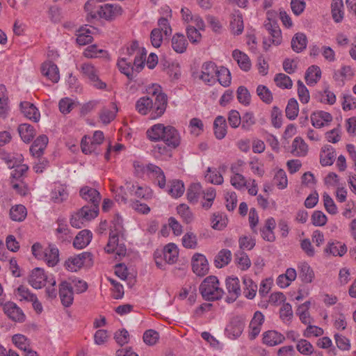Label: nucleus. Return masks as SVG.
Wrapping results in <instances>:
<instances>
[{
    "label": "nucleus",
    "mask_w": 356,
    "mask_h": 356,
    "mask_svg": "<svg viewBox=\"0 0 356 356\" xmlns=\"http://www.w3.org/2000/svg\"><path fill=\"white\" fill-rule=\"evenodd\" d=\"M152 97H143L136 103V110L138 113L145 115L149 114L151 119H156L163 115L168 104L167 95L161 90L158 84H153L148 89Z\"/></svg>",
    "instance_id": "obj_1"
},
{
    "label": "nucleus",
    "mask_w": 356,
    "mask_h": 356,
    "mask_svg": "<svg viewBox=\"0 0 356 356\" xmlns=\"http://www.w3.org/2000/svg\"><path fill=\"white\" fill-rule=\"evenodd\" d=\"M147 137L153 142L163 141L170 149H176L181 144V136L179 131L172 126H165L158 123L147 130Z\"/></svg>",
    "instance_id": "obj_2"
},
{
    "label": "nucleus",
    "mask_w": 356,
    "mask_h": 356,
    "mask_svg": "<svg viewBox=\"0 0 356 356\" xmlns=\"http://www.w3.org/2000/svg\"><path fill=\"white\" fill-rule=\"evenodd\" d=\"M199 290L205 300L211 301L220 299L224 294L218 279L213 275L207 277L200 285Z\"/></svg>",
    "instance_id": "obj_3"
},
{
    "label": "nucleus",
    "mask_w": 356,
    "mask_h": 356,
    "mask_svg": "<svg viewBox=\"0 0 356 356\" xmlns=\"http://www.w3.org/2000/svg\"><path fill=\"white\" fill-rule=\"evenodd\" d=\"M264 27L268 33V39H264L263 46L265 51H268L270 46H278L282 42L281 29L277 22H266Z\"/></svg>",
    "instance_id": "obj_4"
},
{
    "label": "nucleus",
    "mask_w": 356,
    "mask_h": 356,
    "mask_svg": "<svg viewBox=\"0 0 356 356\" xmlns=\"http://www.w3.org/2000/svg\"><path fill=\"white\" fill-rule=\"evenodd\" d=\"M81 72L83 76L88 79L95 88L104 89L106 87V84L99 79L98 72L92 64L90 63H83L81 65Z\"/></svg>",
    "instance_id": "obj_5"
},
{
    "label": "nucleus",
    "mask_w": 356,
    "mask_h": 356,
    "mask_svg": "<svg viewBox=\"0 0 356 356\" xmlns=\"http://www.w3.org/2000/svg\"><path fill=\"white\" fill-rule=\"evenodd\" d=\"M121 234L116 232L109 233L108 241L104 248L105 251L110 253H115L120 258L124 257L127 253V248L122 243H119V236Z\"/></svg>",
    "instance_id": "obj_6"
},
{
    "label": "nucleus",
    "mask_w": 356,
    "mask_h": 356,
    "mask_svg": "<svg viewBox=\"0 0 356 356\" xmlns=\"http://www.w3.org/2000/svg\"><path fill=\"white\" fill-rule=\"evenodd\" d=\"M91 261L92 254L89 252H83L76 256L70 257L65 262V267L68 270L76 272Z\"/></svg>",
    "instance_id": "obj_7"
},
{
    "label": "nucleus",
    "mask_w": 356,
    "mask_h": 356,
    "mask_svg": "<svg viewBox=\"0 0 356 356\" xmlns=\"http://www.w3.org/2000/svg\"><path fill=\"white\" fill-rule=\"evenodd\" d=\"M225 286L227 291L226 302H234L241 293L239 280L236 277H229L225 280Z\"/></svg>",
    "instance_id": "obj_8"
},
{
    "label": "nucleus",
    "mask_w": 356,
    "mask_h": 356,
    "mask_svg": "<svg viewBox=\"0 0 356 356\" xmlns=\"http://www.w3.org/2000/svg\"><path fill=\"white\" fill-rule=\"evenodd\" d=\"M59 296L61 303L65 307H70L74 300V291L69 281H62L59 284Z\"/></svg>",
    "instance_id": "obj_9"
},
{
    "label": "nucleus",
    "mask_w": 356,
    "mask_h": 356,
    "mask_svg": "<svg viewBox=\"0 0 356 356\" xmlns=\"http://www.w3.org/2000/svg\"><path fill=\"white\" fill-rule=\"evenodd\" d=\"M3 309L6 316L12 321L19 323L24 322L26 316L15 302H8L5 303Z\"/></svg>",
    "instance_id": "obj_10"
},
{
    "label": "nucleus",
    "mask_w": 356,
    "mask_h": 356,
    "mask_svg": "<svg viewBox=\"0 0 356 356\" xmlns=\"http://www.w3.org/2000/svg\"><path fill=\"white\" fill-rule=\"evenodd\" d=\"M217 70L218 67L214 63L211 61L206 62L201 67V74L199 77L204 83L211 85L216 81Z\"/></svg>",
    "instance_id": "obj_11"
},
{
    "label": "nucleus",
    "mask_w": 356,
    "mask_h": 356,
    "mask_svg": "<svg viewBox=\"0 0 356 356\" xmlns=\"http://www.w3.org/2000/svg\"><path fill=\"white\" fill-rule=\"evenodd\" d=\"M192 269L198 276H203L209 271V264L205 256L195 253L192 258Z\"/></svg>",
    "instance_id": "obj_12"
},
{
    "label": "nucleus",
    "mask_w": 356,
    "mask_h": 356,
    "mask_svg": "<svg viewBox=\"0 0 356 356\" xmlns=\"http://www.w3.org/2000/svg\"><path fill=\"white\" fill-rule=\"evenodd\" d=\"M231 170L233 176L231 177V184L236 188H241L245 186V179L242 175L243 172V161H238L232 165Z\"/></svg>",
    "instance_id": "obj_13"
},
{
    "label": "nucleus",
    "mask_w": 356,
    "mask_h": 356,
    "mask_svg": "<svg viewBox=\"0 0 356 356\" xmlns=\"http://www.w3.org/2000/svg\"><path fill=\"white\" fill-rule=\"evenodd\" d=\"M48 279L43 269L35 268L29 275V283L35 289H41L46 285Z\"/></svg>",
    "instance_id": "obj_14"
},
{
    "label": "nucleus",
    "mask_w": 356,
    "mask_h": 356,
    "mask_svg": "<svg viewBox=\"0 0 356 356\" xmlns=\"http://www.w3.org/2000/svg\"><path fill=\"white\" fill-rule=\"evenodd\" d=\"M41 73L48 80L55 83L60 79L59 70L57 65L52 61L44 62L41 65Z\"/></svg>",
    "instance_id": "obj_15"
},
{
    "label": "nucleus",
    "mask_w": 356,
    "mask_h": 356,
    "mask_svg": "<svg viewBox=\"0 0 356 356\" xmlns=\"http://www.w3.org/2000/svg\"><path fill=\"white\" fill-rule=\"evenodd\" d=\"M122 14V8L117 4H105L100 6L99 17L106 20H113Z\"/></svg>",
    "instance_id": "obj_16"
},
{
    "label": "nucleus",
    "mask_w": 356,
    "mask_h": 356,
    "mask_svg": "<svg viewBox=\"0 0 356 356\" xmlns=\"http://www.w3.org/2000/svg\"><path fill=\"white\" fill-rule=\"evenodd\" d=\"M332 120V115L323 111H316L311 115L312 124L316 128L327 125Z\"/></svg>",
    "instance_id": "obj_17"
},
{
    "label": "nucleus",
    "mask_w": 356,
    "mask_h": 356,
    "mask_svg": "<svg viewBox=\"0 0 356 356\" xmlns=\"http://www.w3.org/2000/svg\"><path fill=\"white\" fill-rule=\"evenodd\" d=\"M262 342L268 346H275L282 343L285 337L281 333L275 330H268L262 334Z\"/></svg>",
    "instance_id": "obj_18"
},
{
    "label": "nucleus",
    "mask_w": 356,
    "mask_h": 356,
    "mask_svg": "<svg viewBox=\"0 0 356 356\" xmlns=\"http://www.w3.org/2000/svg\"><path fill=\"white\" fill-rule=\"evenodd\" d=\"M264 321V316L260 312H256L250 323L249 338L254 339L261 332V327Z\"/></svg>",
    "instance_id": "obj_19"
},
{
    "label": "nucleus",
    "mask_w": 356,
    "mask_h": 356,
    "mask_svg": "<svg viewBox=\"0 0 356 356\" xmlns=\"http://www.w3.org/2000/svg\"><path fill=\"white\" fill-rule=\"evenodd\" d=\"M244 322L242 317L236 316L232 319L230 325L227 328L229 338L236 339L241 336L243 331Z\"/></svg>",
    "instance_id": "obj_20"
},
{
    "label": "nucleus",
    "mask_w": 356,
    "mask_h": 356,
    "mask_svg": "<svg viewBox=\"0 0 356 356\" xmlns=\"http://www.w3.org/2000/svg\"><path fill=\"white\" fill-rule=\"evenodd\" d=\"M81 197L93 205H99L101 200L100 193L95 188L83 186L79 191Z\"/></svg>",
    "instance_id": "obj_21"
},
{
    "label": "nucleus",
    "mask_w": 356,
    "mask_h": 356,
    "mask_svg": "<svg viewBox=\"0 0 356 356\" xmlns=\"http://www.w3.org/2000/svg\"><path fill=\"white\" fill-rule=\"evenodd\" d=\"M68 197L67 186L60 183H55L51 192V199L54 203L60 204Z\"/></svg>",
    "instance_id": "obj_22"
},
{
    "label": "nucleus",
    "mask_w": 356,
    "mask_h": 356,
    "mask_svg": "<svg viewBox=\"0 0 356 356\" xmlns=\"http://www.w3.org/2000/svg\"><path fill=\"white\" fill-rule=\"evenodd\" d=\"M147 170L154 179V183L161 188H164L166 180L163 171L159 166L152 163L147 165Z\"/></svg>",
    "instance_id": "obj_23"
},
{
    "label": "nucleus",
    "mask_w": 356,
    "mask_h": 356,
    "mask_svg": "<svg viewBox=\"0 0 356 356\" xmlns=\"http://www.w3.org/2000/svg\"><path fill=\"white\" fill-rule=\"evenodd\" d=\"M48 144V138L45 135L38 136L30 147V152L33 156L40 157Z\"/></svg>",
    "instance_id": "obj_24"
},
{
    "label": "nucleus",
    "mask_w": 356,
    "mask_h": 356,
    "mask_svg": "<svg viewBox=\"0 0 356 356\" xmlns=\"http://www.w3.org/2000/svg\"><path fill=\"white\" fill-rule=\"evenodd\" d=\"M296 270L293 268H289L286 269L285 273L278 276L276 283L279 287L284 289L288 287L291 282L296 279Z\"/></svg>",
    "instance_id": "obj_25"
},
{
    "label": "nucleus",
    "mask_w": 356,
    "mask_h": 356,
    "mask_svg": "<svg viewBox=\"0 0 356 356\" xmlns=\"http://www.w3.org/2000/svg\"><path fill=\"white\" fill-rule=\"evenodd\" d=\"M165 263L168 264H175L179 257V250L174 243H168L166 245L161 252Z\"/></svg>",
    "instance_id": "obj_26"
},
{
    "label": "nucleus",
    "mask_w": 356,
    "mask_h": 356,
    "mask_svg": "<svg viewBox=\"0 0 356 356\" xmlns=\"http://www.w3.org/2000/svg\"><path fill=\"white\" fill-rule=\"evenodd\" d=\"M42 260L50 267L55 266L59 261V251L54 245H49L45 248Z\"/></svg>",
    "instance_id": "obj_27"
},
{
    "label": "nucleus",
    "mask_w": 356,
    "mask_h": 356,
    "mask_svg": "<svg viewBox=\"0 0 356 356\" xmlns=\"http://www.w3.org/2000/svg\"><path fill=\"white\" fill-rule=\"evenodd\" d=\"M291 152L295 156H305L308 152V145L301 137H296L292 143Z\"/></svg>",
    "instance_id": "obj_28"
},
{
    "label": "nucleus",
    "mask_w": 356,
    "mask_h": 356,
    "mask_svg": "<svg viewBox=\"0 0 356 356\" xmlns=\"http://www.w3.org/2000/svg\"><path fill=\"white\" fill-rule=\"evenodd\" d=\"M22 112L27 118L38 122L40 119V114L38 108L29 102H24L20 104Z\"/></svg>",
    "instance_id": "obj_29"
},
{
    "label": "nucleus",
    "mask_w": 356,
    "mask_h": 356,
    "mask_svg": "<svg viewBox=\"0 0 356 356\" xmlns=\"http://www.w3.org/2000/svg\"><path fill=\"white\" fill-rule=\"evenodd\" d=\"M92 237V232L88 229H83L75 237L73 245L77 249H82L89 244Z\"/></svg>",
    "instance_id": "obj_30"
},
{
    "label": "nucleus",
    "mask_w": 356,
    "mask_h": 356,
    "mask_svg": "<svg viewBox=\"0 0 356 356\" xmlns=\"http://www.w3.org/2000/svg\"><path fill=\"white\" fill-rule=\"evenodd\" d=\"M117 65L119 70L123 73L130 80H133L136 76L134 67L131 61H128L126 58H121L118 60Z\"/></svg>",
    "instance_id": "obj_31"
},
{
    "label": "nucleus",
    "mask_w": 356,
    "mask_h": 356,
    "mask_svg": "<svg viewBox=\"0 0 356 356\" xmlns=\"http://www.w3.org/2000/svg\"><path fill=\"white\" fill-rule=\"evenodd\" d=\"M336 156L335 151L331 146H325L320 154V163L323 166L331 165Z\"/></svg>",
    "instance_id": "obj_32"
},
{
    "label": "nucleus",
    "mask_w": 356,
    "mask_h": 356,
    "mask_svg": "<svg viewBox=\"0 0 356 356\" xmlns=\"http://www.w3.org/2000/svg\"><path fill=\"white\" fill-rule=\"evenodd\" d=\"M325 252L334 257H342L346 253L347 248L344 243L334 241L327 243Z\"/></svg>",
    "instance_id": "obj_33"
},
{
    "label": "nucleus",
    "mask_w": 356,
    "mask_h": 356,
    "mask_svg": "<svg viewBox=\"0 0 356 356\" xmlns=\"http://www.w3.org/2000/svg\"><path fill=\"white\" fill-rule=\"evenodd\" d=\"M171 45L175 52L182 54L187 49L188 41L183 34L176 33L171 40Z\"/></svg>",
    "instance_id": "obj_34"
},
{
    "label": "nucleus",
    "mask_w": 356,
    "mask_h": 356,
    "mask_svg": "<svg viewBox=\"0 0 356 356\" xmlns=\"http://www.w3.org/2000/svg\"><path fill=\"white\" fill-rule=\"evenodd\" d=\"M232 254L230 250L222 249L220 250L214 259V265L218 268H221L227 266L232 261Z\"/></svg>",
    "instance_id": "obj_35"
},
{
    "label": "nucleus",
    "mask_w": 356,
    "mask_h": 356,
    "mask_svg": "<svg viewBox=\"0 0 356 356\" xmlns=\"http://www.w3.org/2000/svg\"><path fill=\"white\" fill-rule=\"evenodd\" d=\"M244 25H243V14L239 13L238 11H235L234 13L232 14L231 22H230V29L233 34L239 35L241 34L243 31Z\"/></svg>",
    "instance_id": "obj_36"
},
{
    "label": "nucleus",
    "mask_w": 356,
    "mask_h": 356,
    "mask_svg": "<svg viewBox=\"0 0 356 356\" xmlns=\"http://www.w3.org/2000/svg\"><path fill=\"white\" fill-rule=\"evenodd\" d=\"M118 112V107L115 103H111L108 107L102 109L99 113V118L104 124L110 123L115 118Z\"/></svg>",
    "instance_id": "obj_37"
},
{
    "label": "nucleus",
    "mask_w": 356,
    "mask_h": 356,
    "mask_svg": "<svg viewBox=\"0 0 356 356\" xmlns=\"http://www.w3.org/2000/svg\"><path fill=\"white\" fill-rule=\"evenodd\" d=\"M215 136L218 139H222L227 134V123L225 118L221 115L216 118L213 122Z\"/></svg>",
    "instance_id": "obj_38"
},
{
    "label": "nucleus",
    "mask_w": 356,
    "mask_h": 356,
    "mask_svg": "<svg viewBox=\"0 0 356 356\" xmlns=\"http://www.w3.org/2000/svg\"><path fill=\"white\" fill-rule=\"evenodd\" d=\"M307 39L302 33H297L291 40V48L296 53L302 51L307 47Z\"/></svg>",
    "instance_id": "obj_39"
},
{
    "label": "nucleus",
    "mask_w": 356,
    "mask_h": 356,
    "mask_svg": "<svg viewBox=\"0 0 356 356\" xmlns=\"http://www.w3.org/2000/svg\"><path fill=\"white\" fill-rule=\"evenodd\" d=\"M9 215L12 220L22 222L26 218L27 210L22 204H16L10 208Z\"/></svg>",
    "instance_id": "obj_40"
},
{
    "label": "nucleus",
    "mask_w": 356,
    "mask_h": 356,
    "mask_svg": "<svg viewBox=\"0 0 356 356\" xmlns=\"http://www.w3.org/2000/svg\"><path fill=\"white\" fill-rule=\"evenodd\" d=\"M321 77V70L317 65H312L305 73V80L308 85L316 84Z\"/></svg>",
    "instance_id": "obj_41"
},
{
    "label": "nucleus",
    "mask_w": 356,
    "mask_h": 356,
    "mask_svg": "<svg viewBox=\"0 0 356 356\" xmlns=\"http://www.w3.org/2000/svg\"><path fill=\"white\" fill-rule=\"evenodd\" d=\"M299 276L305 283H311L314 278V273L309 265L305 262L298 266Z\"/></svg>",
    "instance_id": "obj_42"
},
{
    "label": "nucleus",
    "mask_w": 356,
    "mask_h": 356,
    "mask_svg": "<svg viewBox=\"0 0 356 356\" xmlns=\"http://www.w3.org/2000/svg\"><path fill=\"white\" fill-rule=\"evenodd\" d=\"M83 56L88 58H107L108 57V53L107 51L99 49L96 44H92L87 47L83 53Z\"/></svg>",
    "instance_id": "obj_43"
},
{
    "label": "nucleus",
    "mask_w": 356,
    "mask_h": 356,
    "mask_svg": "<svg viewBox=\"0 0 356 356\" xmlns=\"http://www.w3.org/2000/svg\"><path fill=\"white\" fill-rule=\"evenodd\" d=\"M343 3L342 0H332L331 4L332 16L334 21L339 23L342 21L344 15L343 10Z\"/></svg>",
    "instance_id": "obj_44"
},
{
    "label": "nucleus",
    "mask_w": 356,
    "mask_h": 356,
    "mask_svg": "<svg viewBox=\"0 0 356 356\" xmlns=\"http://www.w3.org/2000/svg\"><path fill=\"white\" fill-rule=\"evenodd\" d=\"M19 134L25 143H29L35 136V131L33 126L22 124L18 128Z\"/></svg>",
    "instance_id": "obj_45"
},
{
    "label": "nucleus",
    "mask_w": 356,
    "mask_h": 356,
    "mask_svg": "<svg viewBox=\"0 0 356 356\" xmlns=\"http://www.w3.org/2000/svg\"><path fill=\"white\" fill-rule=\"evenodd\" d=\"M99 211V206L93 205L83 206L79 213V216L86 220H90L95 218Z\"/></svg>",
    "instance_id": "obj_46"
},
{
    "label": "nucleus",
    "mask_w": 356,
    "mask_h": 356,
    "mask_svg": "<svg viewBox=\"0 0 356 356\" xmlns=\"http://www.w3.org/2000/svg\"><path fill=\"white\" fill-rule=\"evenodd\" d=\"M22 155L19 157H15L14 155L7 152L3 149H0V159L3 161L9 168H13L16 166L17 163H21L22 161Z\"/></svg>",
    "instance_id": "obj_47"
},
{
    "label": "nucleus",
    "mask_w": 356,
    "mask_h": 356,
    "mask_svg": "<svg viewBox=\"0 0 356 356\" xmlns=\"http://www.w3.org/2000/svg\"><path fill=\"white\" fill-rule=\"evenodd\" d=\"M202 193V186L199 183H193L190 185L187 190V200L191 203H196Z\"/></svg>",
    "instance_id": "obj_48"
},
{
    "label": "nucleus",
    "mask_w": 356,
    "mask_h": 356,
    "mask_svg": "<svg viewBox=\"0 0 356 356\" xmlns=\"http://www.w3.org/2000/svg\"><path fill=\"white\" fill-rule=\"evenodd\" d=\"M205 180L211 184L220 185L223 183V177L216 168H208L205 175Z\"/></svg>",
    "instance_id": "obj_49"
},
{
    "label": "nucleus",
    "mask_w": 356,
    "mask_h": 356,
    "mask_svg": "<svg viewBox=\"0 0 356 356\" xmlns=\"http://www.w3.org/2000/svg\"><path fill=\"white\" fill-rule=\"evenodd\" d=\"M177 211L182 220L186 224L191 223L193 220V214L187 204H181L178 205Z\"/></svg>",
    "instance_id": "obj_50"
},
{
    "label": "nucleus",
    "mask_w": 356,
    "mask_h": 356,
    "mask_svg": "<svg viewBox=\"0 0 356 356\" xmlns=\"http://www.w3.org/2000/svg\"><path fill=\"white\" fill-rule=\"evenodd\" d=\"M274 81L276 86L282 89H290L293 86L291 78L283 73H279L275 75Z\"/></svg>",
    "instance_id": "obj_51"
},
{
    "label": "nucleus",
    "mask_w": 356,
    "mask_h": 356,
    "mask_svg": "<svg viewBox=\"0 0 356 356\" xmlns=\"http://www.w3.org/2000/svg\"><path fill=\"white\" fill-rule=\"evenodd\" d=\"M223 86H228L231 83V75L229 70L225 67L218 68L216 79Z\"/></svg>",
    "instance_id": "obj_52"
},
{
    "label": "nucleus",
    "mask_w": 356,
    "mask_h": 356,
    "mask_svg": "<svg viewBox=\"0 0 356 356\" xmlns=\"http://www.w3.org/2000/svg\"><path fill=\"white\" fill-rule=\"evenodd\" d=\"M353 74V70L350 67L343 66L334 72V79L337 81L343 83L345 80L350 79Z\"/></svg>",
    "instance_id": "obj_53"
},
{
    "label": "nucleus",
    "mask_w": 356,
    "mask_h": 356,
    "mask_svg": "<svg viewBox=\"0 0 356 356\" xmlns=\"http://www.w3.org/2000/svg\"><path fill=\"white\" fill-rule=\"evenodd\" d=\"M13 343L20 350L25 351L31 347L30 340L24 335L17 334L12 338Z\"/></svg>",
    "instance_id": "obj_54"
},
{
    "label": "nucleus",
    "mask_w": 356,
    "mask_h": 356,
    "mask_svg": "<svg viewBox=\"0 0 356 356\" xmlns=\"http://www.w3.org/2000/svg\"><path fill=\"white\" fill-rule=\"evenodd\" d=\"M285 111L286 116L289 119L294 120L296 118L299 113V107L298 102L294 98L289 100Z\"/></svg>",
    "instance_id": "obj_55"
},
{
    "label": "nucleus",
    "mask_w": 356,
    "mask_h": 356,
    "mask_svg": "<svg viewBox=\"0 0 356 356\" xmlns=\"http://www.w3.org/2000/svg\"><path fill=\"white\" fill-rule=\"evenodd\" d=\"M298 351L305 355H311L314 352L313 345L307 340L301 339L296 344Z\"/></svg>",
    "instance_id": "obj_56"
},
{
    "label": "nucleus",
    "mask_w": 356,
    "mask_h": 356,
    "mask_svg": "<svg viewBox=\"0 0 356 356\" xmlns=\"http://www.w3.org/2000/svg\"><path fill=\"white\" fill-rule=\"evenodd\" d=\"M273 181L279 189L286 188L288 185V179L285 171L282 169L277 170Z\"/></svg>",
    "instance_id": "obj_57"
},
{
    "label": "nucleus",
    "mask_w": 356,
    "mask_h": 356,
    "mask_svg": "<svg viewBox=\"0 0 356 356\" xmlns=\"http://www.w3.org/2000/svg\"><path fill=\"white\" fill-rule=\"evenodd\" d=\"M189 129L191 134L198 136L204 131V124L200 119L193 118L190 120Z\"/></svg>",
    "instance_id": "obj_58"
},
{
    "label": "nucleus",
    "mask_w": 356,
    "mask_h": 356,
    "mask_svg": "<svg viewBox=\"0 0 356 356\" xmlns=\"http://www.w3.org/2000/svg\"><path fill=\"white\" fill-rule=\"evenodd\" d=\"M184 192V184L179 180H174L170 183L168 193L173 197H179Z\"/></svg>",
    "instance_id": "obj_59"
},
{
    "label": "nucleus",
    "mask_w": 356,
    "mask_h": 356,
    "mask_svg": "<svg viewBox=\"0 0 356 356\" xmlns=\"http://www.w3.org/2000/svg\"><path fill=\"white\" fill-rule=\"evenodd\" d=\"M257 94L259 98L266 104H270L273 102V94L271 91L265 86H258L257 88Z\"/></svg>",
    "instance_id": "obj_60"
},
{
    "label": "nucleus",
    "mask_w": 356,
    "mask_h": 356,
    "mask_svg": "<svg viewBox=\"0 0 356 356\" xmlns=\"http://www.w3.org/2000/svg\"><path fill=\"white\" fill-rule=\"evenodd\" d=\"M14 170L11 172V181H16L22 178L29 170V167L25 164L17 163Z\"/></svg>",
    "instance_id": "obj_61"
},
{
    "label": "nucleus",
    "mask_w": 356,
    "mask_h": 356,
    "mask_svg": "<svg viewBox=\"0 0 356 356\" xmlns=\"http://www.w3.org/2000/svg\"><path fill=\"white\" fill-rule=\"evenodd\" d=\"M97 0H88L84 6L85 10L88 15L92 18L95 19L97 15L99 16L100 6H97Z\"/></svg>",
    "instance_id": "obj_62"
},
{
    "label": "nucleus",
    "mask_w": 356,
    "mask_h": 356,
    "mask_svg": "<svg viewBox=\"0 0 356 356\" xmlns=\"http://www.w3.org/2000/svg\"><path fill=\"white\" fill-rule=\"evenodd\" d=\"M323 200L324 207L327 212H328L331 215H335L337 213V207L335 204L333 199L327 193H323Z\"/></svg>",
    "instance_id": "obj_63"
},
{
    "label": "nucleus",
    "mask_w": 356,
    "mask_h": 356,
    "mask_svg": "<svg viewBox=\"0 0 356 356\" xmlns=\"http://www.w3.org/2000/svg\"><path fill=\"white\" fill-rule=\"evenodd\" d=\"M204 202H202L203 208L209 209L216 197V190L213 188H209L203 193Z\"/></svg>",
    "instance_id": "obj_64"
}]
</instances>
